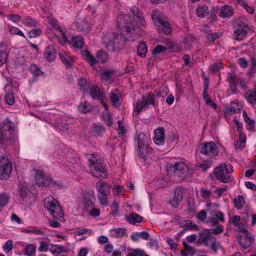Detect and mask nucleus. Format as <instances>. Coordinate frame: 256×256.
<instances>
[{"label":"nucleus","mask_w":256,"mask_h":256,"mask_svg":"<svg viewBox=\"0 0 256 256\" xmlns=\"http://www.w3.org/2000/svg\"><path fill=\"white\" fill-rule=\"evenodd\" d=\"M150 104L154 105V94L150 92L146 96H142L140 99H138L135 106V110L140 112L144 109H146Z\"/></svg>","instance_id":"nucleus-10"},{"label":"nucleus","mask_w":256,"mask_h":256,"mask_svg":"<svg viewBox=\"0 0 256 256\" xmlns=\"http://www.w3.org/2000/svg\"><path fill=\"white\" fill-rule=\"evenodd\" d=\"M216 238L210 233L209 229H204L200 233L198 242L206 246H209Z\"/></svg>","instance_id":"nucleus-14"},{"label":"nucleus","mask_w":256,"mask_h":256,"mask_svg":"<svg viewBox=\"0 0 256 256\" xmlns=\"http://www.w3.org/2000/svg\"><path fill=\"white\" fill-rule=\"evenodd\" d=\"M242 108V105L238 102H232L226 108L224 112L228 114L240 112Z\"/></svg>","instance_id":"nucleus-26"},{"label":"nucleus","mask_w":256,"mask_h":256,"mask_svg":"<svg viewBox=\"0 0 256 256\" xmlns=\"http://www.w3.org/2000/svg\"><path fill=\"white\" fill-rule=\"evenodd\" d=\"M213 164V160H208L203 161L202 163L198 164V166L201 168L204 171H206L208 168H210Z\"/></svg>","instance_id":"nucleus-45"},{"label":"nucleus","mask_w":256,"mask_h":256,"mask_svg":"<svg viewBox=\"0 0 256 256\" xmlns=\"http://www.w3.org/2000/svg\"><path fill=\"white\" fill-rule=\"evenodd\" d=\"M93 109V106L88 102H81L78 106L79 111L82 114H86Z\"/></svg>","instance_id":"nucleus-35"},{"label":"nucleus","mask_w":256,"mask_h":256,"mask_svg":"<svg viewBox=\"0 0 256 256\" xmlns=\"http://www.w3.org/2000/svg\"><path fill=\"white\" fill-rule=\"evenodd\" d=\"M200 194L202 197L204 198H209L211 196V192L209 190L202 188L200 190Z\"/></svg>","instance_id":"nucleus-63"},{"label":"nucleus","mask_w":256,"mask_h":256,"mask_svg":"<svg viewBox=\"0 0 256 256\" xmlns=\"http://www.w3.org/2000/svg\"><path fill=\"white\" fill-rule=\"evenodd\" d=\"M92 174L99 178H107L108 171L104 162L102 160L100 164H95L90 168Z\"/></svg>","instance_id":"nucleus-11"},{"label":"nucleus","mask_w":256,"mask_h":256,"mask_svg":"<svg viewBox=\"0 0 256 256\" xmlns=\"http://www.w3.org/2000/svg\"><path fill=\"white\" fill-rule=\"evenodd\" d=\"M72 43L74 48H80L84 45V39L81 36L74 37L72 40Z\"/></svg>","instance_id":"nucleus-42"},{"label":"nucleus","mask_w":256,"mask_h":256,"mask_svg":"<svg viewBox=\"0 0 256 256\" xmlns=\"http://www.w3.org/2000/svg\"><path fill=\"white\" fill-rule=\"evenodd\" d=\"M44 206L54 218L62 222L65 221L63 210L58 202L53 196H50L44 198Z\"/></svg>","instance_id":"nucleus-2"},{"label":"nucleus","mask_w":256,"mask_h":256,"mask_svg":"<svg viewBox=\"0 0 256 256\" xmlns=\"http://www.w3.org/2000/svg\"><path fill=\"white\" fill-rule=\"evenodd\" d=\"M148 52V48L146 42H142L137 47L138 55L140 57L144 58Z\"/></svg>","instance_id":"nucleus-36"},{"label":"nucleus","mask_w":256,"mask_h":256,"mask_svg":"<svg viewBox=\"0 0 256 256\" xmlns=\"http://www.w3.org/2000/svg\"><path fill=\"white\" fill-rule=\"evenodd\" d=\"M237 238L240 245L244 249L248 248L251 245L252 242V239L250 232L248 234H244V237L238 235Z\"/></svg>","instance_id":"nucleus-22"},{"label":"nucleus","mask_w":256,"mask_h":256,"mask_svg":"<svg viewBox=\"0 0 256 256\" xmlns=\"http://www.w3.org/2000/svg\"><path fill=\"white\" fill-rule=\"evenodd\" d=\"M154 136L153 138L154 142L158 146L164 144V128H158L154 130Z\"/></svg>","instance_id":"nucleus-21"},{"label":"nucleus","mask_w":256,"mask_h":256,"mask_svg":"<svg viewBox=\"0 0 256 256\" xmlns=\"http://www.w3.org/2000/svg\"><path fill=\"white\" fill-rule=\"evenodd\" d=\"M8 31L12 34H16L25 38V36L20 30L15 26H8Z\"/></svg>","instance_id":"nucleus-51"},{"label":"nucleus","mask_w":256,"mask_h":256,"mask_svg":"<svg viewBox=\"0 0 256 256\" xmlns=\"http://www.w3.org/2000/svg\"><path fill=\"white\" fill-rule=\"evenodd\" d=\"M234 26L237 28L234 31L233 36L238 40H241L244 38L247 34L248 28L246 24L239 19H236L234 21Z\"/></svg>","instance_id":"nucleus-8"},{"label":"nucleus","mask_w":256,"mask_h":256,"mask_svg":"<svg viewBox=\"0 0 256 256\" xmlns=\"http://www.w3.org/2000/svg\"><path fill=\"white\" fill-rule=\"evenodd\" d=\"M158 30L160 32L165 34H170L172 32V28L170 24L166 20V18L156 24Z\"/></svg>","instance_id":"nucleus-18"},{"label":"nucleus","mask_w":256,"mask_h":256,"mask_svg":"<svg viewBox=\"0 0 256 256\" xmlns=\"http://www.w3.org/2000/svg\"><path fill=\"white\" fill-rule=\"evenodd\" d=\"M36 246L32 244H28L24 249V254L26 256H32L35 253Z\"/></svg>","instance_id":"nucleus-46"},{"label":"nucleus","mask_w":256,"mask_h":256,"mask_svg":"<svg viewBox=\"0 0 256 256\" xmlns=\"http://www.w3.org/2000/svg\"><path fill=\"white\" fill-rule=\"evenodd\" d=\"M110 98L114 107L118 108L120 106L122 102V94L118 88L111 91Z\"/></svg>","instance_id":"nucleus-19"},{"label":"nucleus","mask_w":256,"mask_h":256,"mask_svg":"<svg viewBox=\"0 0 256 256\" xmlns=\"http://www.w3.org/2000/svg\"><path fill=\"white\" fill-rule=\"evenodd\" d=\"M240 218L238 216H234L230 219V222L232 223L234 226H239Z\"/></svg>","instance_id":"nucleus-60"},{"label":"nucleus","mask_w":256,"mask_h":256,"mask_svg":"<svg viewBox=\"0 0 256 256\" xmlns=\"http://www.w3.org/2000/svg\"><path fill=\"white\" fill-rule=\"evenodd\" d=\"M126 220L131 224L140 223L143 220L142 218L136 213H132L126 217Z\"/></svg>","instance_id":"nucleus-34"},{"label":"nucleus","mask_w":256,"mask_h":256,"mask_svg":"<svg viewBox=\"0 0 256 256\" xmlns=\"http://www.w3.org/2000/svg\"><path fill=\"white\" fill-rule=\"evenodd\" d=\"M13 242L11 240H8L3 246L4 250L6 252H8L13 248Z\"/></svg>","instance_id":"nucleus-56"},{"label":"nucleus","mask_w":256,"mask_h":256,"mask_svg":"<svg viewBox=\"0 0 256 256\" xmlns=\"http://www.w3.org/2000/svg\"><path fill=\"white\" fill-rule=\"evenodd\" d=\"M246 100L250 104H256V84L253 90H248L245 94Z\"/></svg>","instance_id":"nucleus-31"},{"label":"nucleus","mask_w":256,"mask_h":256,"mask_svg":"<svg viewBox=\"0 0 256 256\" xmlns=\"http://www.w3.org/2000/svg\"><path fill=\"white\" fill-rule=\"evenodd\" d=\"M30 70L34 76H40L42 74V72L36 64H32L30 67Z\"/></svg>","instance_id":"nucleus-48"},{"label":"nucleus","mask_w":256,"mask_h":256,"mask_svg":"<svg viewBox=\"0 0 256 256\" xmlns=\"http://www.w3.org/2000/svg\"><path fill=\"white\" fill-rule=\"evenodd\" d=\"M148 140L147 136L143 133L140 134L136 138V142L141 156L144 157L147 154Z\"/></svg>","instance_id":"nucleus-13"},{"label":"nucleus","mask_w":256,"mask_h":256,"mask_svg":"<svg viewBox=\"0 0 256 256\" xmlns=\"http://www.w3.org/2000/svg\"><path fill=\"white\" fill-rule=\"evenodd\" d=\"M10 196L6 193L0 194V206L4 207L9 201Z\"/></svg>","instance_id":"nucleus-47"},{"label":"nucleus","mask_w":256,"mask_h":256,"mask_svg":"<svg viewBox=\"0 0 256 256\" xmlns=\"http://www.w3.org/2000/svg\"><path fill=\"white\" fill-rule=\"evenodd\" d=\"M83 56L91 66H94L97 62L96 60L88 50L84 52Z\"/></svg>","instance_id":"nucleus-40"},{"label":"nucleus","mask_w":256,"mask_h":256,"mask_svg":"<svg viewBox=\"0 0 256 256\" xmlns=\"http://www.w3.org/2000/svg\"><path fill=\"white\" fill-rule=\"evenodd\" d=\"M234 204L236 208L240 210L243 205L245 204L244 197L241 196H238L234 200Z\"/></svg>","instance_id":"nucleus-41"},{"label":"nucleus","mask_w":256,"mask_h":256,"mask_svg":"<svg viewBox=\"0 0 256 256\" xmlns=\"http://www.w3.org/2000/svg\"><path fill=\"white\" fill-rule=\"evenodd\" d=\"M110 207H111L110 214H112L113 216L117 215L118 212V204L114 200L112 202Z\"/></svg>","instance_id":"nucleus-57"},{"label":"nucleus","mask_w":256,"mask_h":256,"mask_svg":"<svg viewBox=\"0 0 256 256\" xmlns=\"http://www.w3.org/2000/svg\"><path fill=\"white\" fill-rule=\"evenodd\" d=\"M96 187L97 192L100 195L108 196L110 194V188L109 185L104 182H98Z\"/></svg>","instance_id":"nucleus-20"},{"label":"nucleus","mask_w":256,"mask_h":256,"mask_svg":"<svg viewBox=\"0 0 256 256\" xmlns=\"http://www.w3.org/2000/svg\"><path fill=\"white\" fill-rule=\"evenodd\" d=\"M233 172V167L231 164L227 165L222 163L214 169V174L217 180L221 182L226 183L232 180V177L229 174Z\"/></svg>","instance_id":"nucleus-4"},{"label":"nucleus","mask_w":256,"mask_h":256,"mask_svg":"<svg viewBox=\"0 0 256 256\" xmlns=\"http://www.w3.org/2000/svg\"><path fill=\"white\" fill-rule=\"evenodd\" d=\"M210 231V233L212 234H218L223 232V226L222 225L218 226L216 228L214 229H209Z\"/></svg>","instance_id":"nucleus-61"},{"label":"nucleus","mask_w":256,"mask_h":256,"mask_svg":"<svg viewBox=\"0 0 256 256\" xmlns=\"http://www.w3.org/2000/svg\"><path fill=\"white\" fill-rule=\"evenodd\" d=\"M219 36H220L219 33L210 32V33H208L206 35L207 40L208 41V43H211V42H213L215 40L218 38Z\"/></svg>","instance_id":"nucleus-52"},{"label":"nucleus","mask_w":256,"mask_h":256,"mask_svg":"<svg viewBox=\"0 0 256 256\" xmlns=\"http://www.w3.org/2000/svg\"><path fill=\"white\" fill-rule=\"evenodd\" d=\"M90 96L94 99L100 100V103L107 109V105L105 104L103 99V94L100 92V88L95 85L92 86L90 88Z\"/></svg>","instance_id":"nucleus-16"},{"label":"nucleus","mask_w":256,"mask_h":256,"mask_svg":"<svg viewBox=\"0 0 256 256\" xmlns=\"http://www.w3.org/2000/svg\"><path fill=\"white\" fill-rule=\"evenodd\" d=\"M100 78L102 80L104 81V83H112L114 80L113 72L111 70L104 72L100 74Z\"/></svg>","instance_id":"nucleus-33"},{"label":"nucleus","mask_w":256,"mask_h":256,"mask_svg":"<svg viewBox=\"0 0 256 256\" xmlns=\"http://www.w3.org/2000/svg\"><path fill=\"white\" fill-rule=\"evenodd\" d=\"M85 155L89 162L90 168V166H94L95 164H100L102 160L98 154H85Z\"/></svg>","instance_id":"nucleus-25"},{"label":"nucleus","mask_w":256,"mask_h":256,"mask_svg":"<svg viewBox=\"0 0 256 256\" xmlns=\"http://www.w3.org/2000/svg\"><path fill=\"white\" fill-rule=\"evenodd\" d=\"M166 50V48L161 44L158 45L152 51L154 55L162 53Z\"/></svg>","instance_id":"nucleus-53"},{"label":"nucleus","mask_w":256,"mask_h":256,"mask_svg":"<svg viewBox=\"0 0 256 256\" xmlns=\"http://www.w3.org/2000/svg\"><path fill=\"white\" fill-rule=\"evenodd\" d=\"M170 168L176 176L180 180L190 182L192 180L193 170L184 162H176L170 166Z\"/></svg>","instance_id":"nucleus-3"},{"label":"nucleus","mask_w":256,"mask_h":256,"mask_svg":"<svg viewBox=\"0 0 256 256\" xmlns=\"http://www.w3.org/2000/svg\"><path fill=\"white\" fill-rule=\"evenodd\" d=\"M14 136V130L10 124H8L4 126L0 130V144L9 141Z\"/></svg>","instance_id":"nucleus-12"},{"label":"nucleus","mask_w":256,"mask_h":256,"mask_svg":"<svg viewBox=\"0 0 256 256\" xmlns=\"http://www.w3.org/2000/svg\"><path fill=\"white\" fill-rule=\"evenodd\" d=\"M130 12L132 13L133 16H135V20H136V22L134 20H132L131 17L129 16L131 20L130 22H132L133 24L136 26H138V28L136 29L135 32H134V38H136V36L137 35L136 32L139 30L140 28V26H145L146 24V22L143 17L142 14L140 13V12L139 11L138 8H136L135 6H132L130 8ZM124 15V14H122ZM124 16H125L124 14ZM128 16V15H126Z\"/></svg>","instance_id":"nucleus-9"},{"label":"nucleus","mask_w":256,"mask_h":256,"mask_svg":"<svg viewBox=\"0 0 256 256\" xmlns=\"http://www.w3.org/2000/svg\"><path fill=\"white\" fill-rule=\"evenodd\" d=\"M151 17L154 25L166 18L162 12L159 10H153L151 14Z\"/></svg>","instance_id":"nucleus-29"},{"label":"nucleus","mask_w":256,"mask_h":256,"mask_svg":"<svg viewBox=\"0 0 256 256\" xmlns=\"http://www.w3.org/2000/svg\"><path fill=\"white\" fill-rule=\"evenodd\" d=\"M180 226L184 228L186 230L190 229L198 230V226L191 220H182L180 222Z\"/></svg>","instance_id":"nucleus-38"},{"label":"nucleus","mask_w":256,"mask_h":256,"mask_svg":"<svg viewBox=\"0 0 256 256\" xmlns=\"http://www.w3.org/2000/svg\"><path fill=\"white\" fill-rule=\"evenodd\" d=\"M184 190L182 188L177 186L174 190V196L170 203L174 208H177L183 199Z\"/></svg>","instance_id":"nucleus-17"},{"label":"nucleus","mask_w":256,"mask_h":256,"mask_svg":"<svg viewBox=\"0 0 256 256\" xmlns=\"http://www.w3.org/2000/svg\"><path fill=\"white\" fill-rule=\"evenodd\" d=\"M97 62L104 63L108 59V54L102 50L98 51L96 54Z\"/></svg>","instance_id":"nucleus-39"},{"label":"nucleus","mask_w":256,"mask_h":256,"mask_svg":"<svg viewBox=\"0 0 256 256\" xmlns=\"http://www.w3.org/2000/svg\"><path fill=\"white\" fill-rule=\"evenodd\" d=\"M222 68V66L220 62L214 63L211 65L210 70L212 73L215 74L219 71V70Z\"/></svg>","instance_id":"nucleus-55"},{"label":"nucleus","mask_w":256,"mask_h":256,"mask_svg":"<svg viewBox=\"0 0 256 256\" xmlns=\"http://www.w3.org/2000/svg\"><path fill=\"white\" fill-rule=\"evenodd\" d=\"M12 166L8 158L0 155V180L8 179L12 174Z\"/></svg>","instance_id":"nucleus-6"},{"label":"nucleus","mask_w":256,"mask_h":256,"mask_svg":"<svg viewBox=\"0 0 256 256\" xmlns=\"http://www.w3.org/2000/svg\"><path fill=\"white\" fill-rule=\"evenodd\" d=\"M208 6L206 5H198V8H196V14L200 18H204L208 16Z\"/></svg>","instance_id":"nucleus-30"},{"label":"nucleus","mask_w":256,"mask_h":256,"mask_svg":"<svg viewBox=\"0 0 256 256\" xmlns=\"http://www.w3.org/2000/svg\"><path fill=\"white\" fill-rule=\"evenodd\" d=\"M108 196H103V195H99L98 196V200H99L100 203L103 205L104 206H107L108 204Z\"/></svg>","instance_id":"nucleus-58"},{"label":"nucleus","mask_w":256,"mask_h":256,"mask_svg":"<svg viewBox=\"0 0 256 256\" xmlns=\"http://www.w3.org/2000/svg\"><path fill=\"white\" fill-rule=\"evenodd\" d=\"M210 214L212 216L214 215L216 218V220H218V221H220L221 222H224V214L220 211H216L214 214H213L212 211H210Z\"/></svg>","instance_id":"nucleus-59"},{"label":"nucleus","mask_w":256,"mask_h":256,"mask_svg":"<svg viewBox=\"0 0 256 256\" xmlns=\"http://www.w3.org/2000/svg\"><path fill=\"white\" fill-rule=\"evenodd\" d=\"M228 186H224L222 188H220L218 190H214L213 191V193L216 194L217 195L216 196V198H220L223 192L226 190H227Z\"/></svg>","instance_id":"nucleus-62"},{"label":"nucleus","mask_w":256,"mask_h":256,"mask_svg":"<svg viewBox=\"0 0 256 256\" xmlns=\"http://www.w3.org/2000/svg\"><path fill=\"white\" fill-rule=\"evenodd\" d=\"M112 237L118 238L122 237L126 233V229L124 228H114L110 231Z\"/></svg>","instance_id":"nucleus-32"},{"label":"nucleus","mask_w":256,"mask_h":256,"mask_svg":"<svg viewBox=\"0 0 256 256\" xmlns=\"http://www.w3.org/2000/svg\"><path fill=\"white\" fill-rule=\"evenodd\" d=\"M60 58L61 61L68 67L71 66L70 60H71L70 57L65 52H63L59 54Z\"/></svg>","instance_id":"nucleus-43"},{"label":"nucleus","mask_w":256,"mask_h":256,"mask_svg":"<svg viewBox=\"0 0 256 256\" xmlns=\"http://www.w3.org/2000/svg\"><path fill=\"white\" fill-rule=\"evenodd\" d=\"M234 14V9L232 7L224 6L222 7L220 10L219 16L222 18H229Z\"/></svg>","instance_id":"nucleus-24"},{"label":"nucleus","mask_w":256,"mask_h":256,"mask_svg":"<svg viewBox=\"0 0 256 256\" xmlns=\"http://www.w3.org/2000/svg\"><path fill=\"white\" fill-rule=\"evenodd\" d=\"M44 56L48 61H53L56 58V51L53 45L50 44L45 49Z\"/></svg>","instance_id":"nucleus-23"},{"label":"nucleus","mask_w":256,"mask_h":256,"mask_svg":"<svg viewBox=\"0 0 256 256\" xmlns=\"http://www.w3.org/2000/svg\"><path fill=\"white\" fill-rule=\"evenodd\" d=\"M144 252L142 250H136L133 252L128 253L126 256H143Z\"/></svg>","instance_id":"nucleus-64"},{"label":"nucleus","mask_w":256,"mask_h":256,"mask_svg":"<svg viewBox=\"0 0 256 256\" xmlns=\"http://www.w3.org/2000/svg\"><path fill=\"white\" fill-rule=\"evenodd\" d=\"M53 254H60L62 252H66V249L64 246L58 245L54 244L52 246V248L50 250Z\"/></svg>","instance_id":"nucleus-44"},{"label":"nucleus","mask_w":256,"mask_h":256,"mask_svg":"<svg viewBox=\"0 0 256 256\" xmlns=\"http://www.w3.org/2000/svg\"><path fill=\"white\" fill-rule=\"evenodd\" d=\"M102 118L106 123L108 126H111L112 123V118L110 113L108 112H106L102 114Z\"/></svg>","instance_id":"nucleus-49"},{"label":"nucleus","mask_w":256,"mask_h":256,"mask_svg":"<svg viewBox=\"0 0 256 256\" xmlns=\"http://www.w3.org/2000/svg\"><path fill=\"white\" fill-rule=\"evenodd\" d=\"M35 172V184L38 186L56 188L59 186L56 182L52 178L46 176L42 170H36Z\"/></svg>","instance_id":"nucleus-5"},{"label":"nucleus","mask_w":256,"mask_h":256,"mask_svg":"<svg viewBox=\"0 0 256 256\" xmlns=\"http://www.w3.org/2000/svg\"><path fill=\"white\" fill-rule=\"evenodd\" d=\"M200 152L209 158H213L218 155L220 150L215 142L211 141L202 143L200 144Z\"/></svg>","instance_id":"nucleus-7"},{"label":"nucleus","mask_w":256,"mask_h":256,"mask_svg":"<svg viewBox=\"0 0 256 256\" xmlns=\"http://www.w3.org/2000/svg\"><path fill=\"white\" fill-rule=\"evenodd\" d=\"M196 40V38L190 34H186L183 39V44L184 49L189 50L192 46Z\"/></svg>","instance_id":"nucleus-28"},{"label":"nucleus","mask_w":256,"mask_h":256,"mask_svg":"<svg viewBox=\"0 0 256 256\" xmlns=\"http://www.w3.org/2000/svg\"><path fill=\"white\" fill-rule=\"evenodd\" d=\"M78 85L80 86L82 91H86L88 87L86 81L84 78H80L78 82Z\"/></svg>","instance_id":"nucleus-54"},{"label":"nucleus","mask_w":256,"mask_h":256,"mask_svg":"<svg viewBox=\"0 0 256 256\" xmlns=\"http://www.w3.org/2000/svg\"><path fill=\"white\" fill-rule=\"evenodd\" d=\"M22 23L26 26H36V22L29 16L24 18L22 20Z\"/></svg>","instance_id":"nucleus-50"},{"label":"nucleus","mask_w":256,"mask_h":256,"mask_svg":"<svg viewBox=\"0 0 256 256\" xmlns=\"http://www.w3.org/2000/svg\"><path fill=\"white\" fill-rule=\"evenodd\" d=\"M246 142V136L243 133H240L239 136V139L236 142L235 148L236 150H242L245 146Z\"/></svg>","instance_id":"nucleus-37"},{"label":"nucleus","mask_w":256,"mask_h":256,"mask_svg":"<svg viewBox=\"0 0 256 256\" xmlns=\"http://www.w3.org/2000/svg\"><path fill=\"white\" fill-rule=\"evenodd\" d=\"M8 52L5 45L0 44V67L7 62Z\"/></svg>","instance_id":"nucleus-27"},{"label":"nucleus","mask_w":256,"mask_h":256,"mask_svg":"<svg viewBox=\"0 0 256 256\" xmlns=\"http://www.w3.org/2000/svg\"><path fill=\"white\" fill-rule=\"evenodd\" d=\"M130 18L127 16L120 14L116 20L118 26L121 30V34L111 32L106 33L102 38V40L104 46L108 50L114 52L118 48L120 44H123L126 40H130L134 36V32L138 28L130 22Z\"/></svg>","instance_id":"nucleus-1"},{"label":"nucleus","mask_w":256,"mask_h":256,"mask_svg":"<svg viewBox=\"0 0 256 256\" xmlns=\"http://www.w3.org/2000/svg\"><path fill=\"white\" fill-rule=\"evenodd\" d=\"M72 28L80 32H88L90 29V24L88 21L84 18H77L76 21L72 25Z\"/></svg>","instance_id":"nucleus-15"}]
</instances>
